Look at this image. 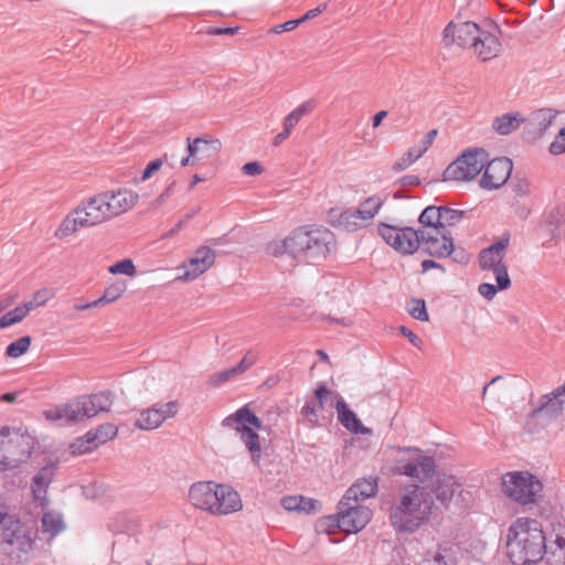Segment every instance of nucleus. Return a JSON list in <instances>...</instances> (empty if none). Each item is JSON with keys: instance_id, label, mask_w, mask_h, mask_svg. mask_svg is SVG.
<instances>
[{"instance_id": "obj_24", "label": "nucleus", "mask_w": 565, "mask_h": 565, "mask_svg": "<svg viewBox=\"0 0 565 565\" xmlns=\"http://www.w3.org/2000/svg\"><path fill=\"white\" fill-rule=\"evenodd\" d=\"M188 152H191V157H195L196 161L205 160L216 156L222 147L218 139L198 137L195 139H186Z\"/></svg>"}, {"instance_id": "obj_25", "label": "nucleus", "mask_w": 565, "mask_h": 565, "mask_svg": "<svg viewBox=\"0 0 565 565\" xmlns=\"http://www.w3.org/2000/svg\"><path fill=\"white\" fill-rule=\"evenodd\" d=\"M217 497L214 514H228L242 509L241 497L232 487L218 484Z\"/></svg>"}, {"instance_id": "obj_45", "label": "nucleus", "mask_w": 565, "mask_h": 565, "mask_svg": "<svg viewBox=\"0 0 565 565\" xmlns=\"http://www.w3.org/2000/svg\"><path fill=\"white\" fill-rule=\"evenodd\" d=\"M338 223L348 231H353L361 227V222H358L356 216L352 212V209L342 211L339 215Z\"/></svg>"}, {"instance_id": "obj_12", "label": "nucleus", "mask_w": 565, "mask_h": 565, "mask_svg": "<svg viewBox=\"0 0 565 565\" xmlns=\"http://www.w3.org/2000/svg\"><path fill=\"white\" fill-rule=\"evenodd\" d=\"M488 160V153L483 149H472L463 152L451 162L444 171V180L469 181L476 178Z\"/></svg>"}, {"instance_id": "obj_19", "label": "nucleus", "mask_w": 565, "mask_h": 565, "mask_svg": "<svg viewBox=\"0 0 565 565\" xmlns=\"http://www.w3.org/2000/svg\"><path fill=\"white\" fill-rule=\"evenodd\" d=\"M565 399L555 396L554 392L541 397V404L532 411L530 419L546 425L563 414Z\"/></svg>"}, {"instance_id": "obj_1", "label": "nucleus", "mask_w": 565, "mask_h": 565, "mask_svg": "<svg viewBox=\"0 0 565 565\" xmlns=\"http://www.w3.org/2000/svg\"><path fill=\"white\" fill-rule=\"evenodd\" d=\"M335 246L333 233L322 226H299L284 239L267 245V253L274 257L288 255L295 259L320 262L326 259Z\"/></svg>"}, {"instance_id": "obj_38", "label": "nucleus", "mask_w": 565, "mask_h": 565, "mask_svg": "<svg viewBox=\"0 0 565 565\" xmlns=\"http://www.w3.org/2000/svg\"><path fill=\"white\" fill-rule=\"evenodd\" d=\"M465 216V211L441 206L440 230L446 231L447 226L457 225Z\"/></svg>"}, {"instance_id": "obj_52", "label": "nucleus", "mask_w": 565, "mask_h": 565, "mask_svg": "<svg viewBox=\"0 0 565 565\" xmlns=\"http://www.w3.org/2000/svg\"><path fill=\"white\" fill-rule=\"evenodd\" d=\"M550 152L554 156L565 153V128L558 131L554 141L550 145Z\"/></svg>"}, {"instance_id": "obj_18", "label": "nucleus", "mask_w": 565, "mask_h": 565, "mask_svg": "<svg viewBox=\"0 0 565 565\" xmlns=\"http://www.w3.org/2000/svg\"><path fill=\"white\" fill-rule=\"evenodd\" d=\"M217 488L218 484L211 481L196 482L189 490V500L195 508L214 514V508L218 500Z\"/></svg>"}, {"instance_id": "obj_9", "label": "nucleus", "mask_w": 565, "mask_h": 565, "mask_svg": "<svg viewBox=\"0 0 565 565\" xmlns=\"http://www.w3.org/2000/svg\"><path fill=\"white\" fill-rule=\"evenodd\" d=\"M33 446L28 436L12 430L9 426L0 428V471L18 468L31 456Z\"/></svg>"}, {"instance_id": "obj_56", "label": "nucleus", "mask_w": 565, "mask_h": 565, "mask_svg": "<svg viewBox=\"0 0 565 565\" xmlns=\"http://www.w3.org/2000/svg\"><path fill=\"white\" fill-rule=\"evenodd\" d=\"M242 171L245 175H258L264 171V168L259 162L253 161L247 162L242 167Z\"/></svg>"}, {"instance_id": "obj_46", "label": "nucleus", "mask_w": 565, "mask_h": 565, "mask_svg": "<svg viewBox=\"0 0 565 565\" xmlns=\"http://www.w3.org/2000/svg\"><path fill=\"white\" fill-rule=\"evenodd\" d=\"M24 319L22 310L15 307L13 310L8 311L0 318V329L8 328L14 323L21 322Z\"/></svg>"}, {"instance_id": "obj_58", "label": "nucleus", "mask_w": 565, "mask_h": 565, "mask_svg": "<svg viewBox=\"0 0 565 565\" xmlns=\"http://www.w3.org/2000/svg\"><path fill=\"white\" fill-rule=\"evenodd\" d=\"M238 28H216L211 26L207 29V34L210 35H234L237 33Z\"/></svg>"}, {"instance_id": "obj_64", "label": "nucleus", "mask_w": 565, "mask_h": 565, "mask_svg": "<svg viewBox=\"0 0 565 565\" xmlns=\"http://www.w3.org/2000/svg\"><path fill=\"white\" fill-rule=\"evenodd\" d=\"M11 526L13 527L11 534H8L7 532L3 533V540L9 544L13 543L12 537L15 536L17 533L21 530V524L19 521L11 522Z\"/></svg>"}, {"instance_id": "obj_63", "label": "nucleus", "mask_w": 565, "mask_h": 565, "mask_svg": "<svg viewBox=\"0 0 565 565\" xmlns=\"http://www.w3.org/2000/svg\"><path fill=\"white\" fill-rule=\"evenodd\" d=\"M44 302H45V300H41L39 302L26 301L23 305L17 306V307L22 310V313H23V316L25 318L30 311H32L35 307L43 305Z\"/></svg>"}, {"instance_id": "obj_35", "label": "nucleus", "mask_w": 565, "mask_h": 565, "mask_svg": "<svg viewBox=\"0 0 565 565\" xmlns=\"http://www.w3.org/2000/svg\"><path fill=\"white\" fill-rule=\"evenodd\" d=\"M136 427L142 430H152L161 426L154 408L149 407L140 412V415L135 424Z\"/></svg>"}, {"instance_id": "obj_61", "label": "nucleus", "mask_w": 565, "mask_h": 565, "mask_svg": "<svg viewBox=\"0 0 565 565\" xmlns=\"http://www.w3.org/2000/svg\"><path fill=\"white\" fill-rule=\"evenodd\" d=\"M399 331L403 335H405L409 342L415 345V347H419L422 341L413 332L411 331L409 329H407L406 327L402 326L399 327Z\"/></svg>"}, {"instance_id": "obj_48", "label": "nucleus", "mask_w": 565, "mask_h": 565, "mask_svg": "<svg viewBox=\"0 0 565 565\" xmlns=\"http://www.w3.org/2000/svg\"><path fill=\"white\" fill-rule=\"evenodd\" d=\"M109 271L111 274H125L127 276H134L136 274V266L131 259H122L110 266Z\"/></svg>"}, {"instance_id": "obj_57", "label": "nucleus", "mask_w": 565, "mask_h": 565, "mask_svg": "<svg viewBox=\"0 0 565 565\" xmlns=\"http://www.w3.org/2000/svg\"><path fill=\"white\" fill-rule=\"evenodd\" d=\"M175 182H171L168 188L151 203L152 209H158L171 195Z\"/></svg>"}, {"instance_id": "obj_21", "label": "nucleus", "mask_w": 565, "mask_h": 565, "mask_svg": "<svg viewBox=\"0 0 565 565\" xmlns=\"http://www.w3.org/2000/svg\"><path fill=\"white\" fill-rule=\"evenodd\" d=\"M102 194L105 196L106 205L111 218L131 210L139 199L137 193L127 189H120L116 192L106 191Z\"/></svg>"}, {"instance_id": "obj_31", "label": "nucleus", "mask_w": 565, "mask_h": 565, "mask_svg": "<svg viewBox=\"0 0 565 565\" xmlns=\"http://www.w3.org/2000/svg\"><path fill=\"white\" fill-rule=\"evenodd\" d=\"M456 556L450 547L439 546L425 554L422 565H456Z\"/></svg>"}, {"instance_id": "obj_28", "label": "nucleus", "mask_w": 565, "mask_h": 565, "mask_svg": "<svg viewBox=\"0 0 565 565\" xmlns=\"http://www.w3.org/2000/svg\"><path fill=\"white\" fill-rule=\"evenodd\" d=\"M377 491V482L375 479H363L352 484L344 493L347 501L360 503L361 500L374 497Z\"/></svg>"}, {"instance_id": "obj_3", "label": "nucleus", "mask_w": 565, "mask_h": 565, "mask_svg": "<svg viewBox=\"0 0 565 565\" xmlns=\"http://www.w3.org/2000/svg\"><path fill=\"white\" fill-rule=\"evenodd\" d=\"M446 46L457 44L463 49H471L482 62L498 56L502 50L501 42L495 33L481 29L475 22H450L444 30Z\"/></svg>"}, {"instance_id": "obj_22", "label": "nucleus", "mask_w": 565, "mask_h": 565, "mask_svg": "<svg viewBox=\"0 0 565 565\" xmlns=\"http://www.w3.org/2000/svg\"><path fill=\"white\" fill-rule=\"evenodd\" d=\"M460 488L461 484L456 477L445 472H435L429 484L430 492L444 504L449 502L454 494L460 491Z\"/></svg>"}, {"instance_id": "obj_16", "label": "nucleus", "mask_w": 565, "mask_h": 565, "mask_svg": "<svg viewBox=\"0 0 565 565\" xmlns=\"http://www.w3.org/2000/svg\"><path fill=\"white\" fill-rule=\"evenodd\" d=\"M484 173L480 180V186L488 190L499 189L511 175L512 161L509 158H497L487 160Z\"/></svg>"}, {"instance_id": "obj_33", "label": "nucleus", "mask_w": 565, "mask_h": 565, "mask_svg": "<svg viewBox=\"0 0 565 565\" xmlns=\"http://www.w3.org/2000/svg\"><path fill=\"white\" fill-rule=\"evenodd\" d=\"M315 107L313 100H307L294 109L284 120V129L291 134L294 127L300 121V119L309 114Z\"/></svg>"}, {"instance_id": "obj_47", "label": "nucleus", "mask_w": 565, "mask_h": 565, "mask_svg": "<svg viewBox=\"0 0 565 565\" xmlns=\"http://www.w3.org/2000/svg\"><path fill=\"white\" fill-rule=\"evenodd\" d=\"M237 375H238V373L236 372V370L233 366L231 369L223 370L218 373L211 375L209 379V383L211 385L217 386V385L228 382L230 380L234 379Z\"/></svg>"}, {"instance_id": "obj_23", "label": "nucleus", "mask_w": 565, "mask_h": 565, "mask_svg": "<svg viewBox=\"0 0 565 565\" xmlns=\"http://www.w3.org/2000/svg\"><path fill=\"white\" fill-rule=\"evenodd\" d=\"M55 469L56 463H49L42 467L32 478L31 490L33 499L42 507L47 503V489L51 481L53 480Z\"/></svg>"}, {"instance_id": "obj_13", "label": "nucleus", "mask_w": 565, "mask_h": 565, "mask_svg": "<svg viewBox=\"0 0 565 565\" xmlns=\"http://www.w3.org/2000/svg\"><path fill=\"white\" fill-rule=\"evenodd\" d=\"M382 238L395 250L411 255L418 249V231L412 227H396L381 223L377 227Z\"/></svg>"}, {"instance_id": "obj_10", "label": "nucleus", "mask_w": 565, "mask_h": 565, "mask_svg": "<svg viewBox=\"0 0 565 565\" xmlns=\"http://www.w3.org/2000/svg\"><path fill=\"white\" fill-rule=\"evenodd\" d=\"M509 244L510 234L504 233L498 242L483 248L478 256L480 268L494 274L499 289H508L511 286L508 266L503 262Z\"/></svg>"}, {"instance_id": "obj_17", "label": "nucleus", "mask_w": 565, "mask_h": 565, "mask_svg": "<svg viewBox=\"0 0 565 565\" xmlns=\"http://www.w3.org/2000/svg\"><path fill=\"white\" fill-rule=\"evenodd\" d=\"M435 460L428 456H418L408 461H401L397 465V470L401 475L411 477L418 482H426L436 472Z\"/></svg>"}, {"instance_id": "obj_15", "label": "nucleus", "mask_w": 565, "mask_h": 565, "mask_svg": "<svg viewBox=\"0 0 565 565\" xmlns=\"http://www.w3.org/2000/svg\"><path fill=\"white\" fill-rule=\"evenodd\" d=\"M418 248L429 256L443 258L449 256L454 250V243L450 233L443 231L435 232L418 231Z\"/></svg>"}, {"instance_id": "obj_36", "label": "nucleus", "mask_w": 565, "mask_h": 565, "mask_svg": "<svg viewBox=\"0 0 565 565\" xmlns=\"http://www.w3.org/2000/svg\"><path fill=\"white\" fill-rule=\"evenodd\" d=\"M425 153V149L418 147H412L408 151L401 157L392 167L393 171L402 172L417 161Z\"/></svg>"}, {"instance_id": "obj_2", "label": "nucleus", "mask_w": 565, "mask_h": 565, "mask_svg": "<svg viewBox=\"0 0 565 565\" xmlns=\"http://www.w3.org/2000/svg\"><path fill=\"white\" fill-rule=\"evenodd\" d=\"M547 551V537L537 520L520 518L511 524L507 555L513 565L535 564Z\"/></svg>"}, {"instance_id": "obj_27", "label": "nucleus", "mask_w": 565, "mask_h": 565, "mask_svg": "<svg viewBox=\"0 0 565 565\" xmlns=\"http://www.w3.org/2000/svg\"><path fill=\"white\" fill-rule=\"evenodd\" d=\"M556 111L553 109H539L531 114L529 119L526 120V130L527 134L533 138H539L543 136L546 130L551 127L554 118L556 117Z\"/></svg>"}, {"instance_id": "obj_59", "label": "nucleus", "mask_w": 565, "mask_h": 565, "mask_svg": "<svg viewBox=\"0 0 565 565\" xmlns=\"http://www.w3.org/2000/svg\"><path fill=\"white\" fill-rule=\"evenodd\" d=\"M558 223H559V212L558 211L551 212V214L548 215V225L551 227L550 233L553 237H555L557 235Z\"/></svg>"}, {"instance_id": "obj_14", "label": "nucleus", "mask_w": 565, "mask_h": 565, "mask_svg": "<svg viewBox=\"0 0 565 565\" xmlns=\"http://www.w3.org/2000/svg\"><path fill=\"white\" fill-rule=\"evenodd\" d=\"M118 428L111 423H105L95 430L87 431L83 437L77 438L71 446L74 455L89 452L99 445L114 439L117 436Z\"/></svg>"}, {"instance_id": "obj_32", "label": "nucleus", "mask_w": 565, "mask_h": 565, "mask_svg": "<svg viewBox=\"0 0 565 565\" xmlns=\"http://www.w3.org/2000/svg\"><path fill=\"white\" fill-rule=\"evenodd\" d=\"M547 537L548 550L565 562V524H557Z\"/></svg>"}, {"instance_id": "obj_39", "label": "nucleus", "mask_w": 565, "mask_h": 565, "mask_svg": "<svg viewBox=\"0 0 565 565\" xmlns=\"http://www.w3.org/2000/svg\"><path fill=\"white\" fill-rule=\"evenodd\" d=\"M158 416L160 424L162 425L167 419L172 418L179 411V404L177 401H171L164 404L157 403L152 405Z\"/></svg>"}, {"instance_id": "obj_49", "label": "nucleus", "mask_w": 565, "mask_h": 565, "mask_svg": "<svg viewBox=\"0 0 565 565\" xmlns=\"http://www.w3.org/2000/svg\"><path fill=\"white\" fill-rule=\"evenodd\" d=\"M322 509V504L319 500L301 497V504L299 507V512H303L306 514H316L320 512Z\"/></svg>"}, {"instance_id": "obj_34", "label": "nucleus", "mask_w": 565, "mask_h": 565, "mask_svg": "<svg viewBox=\"0 0 565 565\" xmlns=\"http://www.w3.org/2000/svg\"><path fill=\"white\" fill-rule=\"evenodd\" d=\"M42 526L45 532L55 536L64 530L65 524L60 513L50 511L42 516Z\"/></svg>"}, {"instance_id": "obj_26", "label": "nucleus", "mask_w": 565, "mask_h": 565, "mask_svg": "<svg viewBox=\"0 0 565 565\" xmlns=\"http://www.w3.org/2000/svg\"><path fill=\"white\" fill-rule=\"evenodd\" d=\"M338 420L350 431L355 434H369L370 429L364 427L356 414L351 411L340 394L334 395Z\"/></svg>"}, {"instance_id": "obj_42", "label": "nucleus", "mask_w": 565, "mask_h": 565, "mask_svg": "<svg viewBox=\"0 0 565 565\" xmlns=\"http://www.w3.org/2000/svg\"><path fill=\"white\" fill-rule=\"evenodd\" d=\"M407 311L416 320L428 321L429 319L426 302L423 299L413 298L407 307Z\"/></svg>"}, {"instance_id": "obj_11", "label": "nucleus", "mask_w": 565, "mask_h": 565, "mask_svg": "<svg viewBox=\"0 0 565 565\" xmlns=\"http://www.w3.org/2000/svg\"><path fill=\"white\" fill-rule=\"evenodd\" d=\"M372 511L353 501H347L344 497L338 504V512L330 516L329 526H337L345 533H356L361 531L371 520Z\"/></svg>"}, {"instance_id": "obj_40", "label": "nucleus", "mask_w": 565, "mask_h": 565, "mask_svg": "<svg viewBox=\"0 0 565 565\" xmlns=\"http://www.w3.org/2000/svg\"><path fill=\"white\" fill-rule=\"evenodd\" d=\"M30 344H31V337H29V335L21 337L18 340L11 342L7 347L6 354L10 358H14V359L19 358L29 350Z\"/></svg>"}, {"instance_id": "obj_60", "label": "nucleus", "mask_w": 565, "mask_h": 565, "mask_svg": "<svg viewBox=\"0 0 565 565\" xmlns=\"http://www.w3.org/2000/svg\"><path fill=\"white\" fill-rule=\"evenodd\" d=\"M301 23V20H290L282 24L277 25L275 29H273V32L275 33H281L294 30L296 26H298Z\"/></svg>"}, {"instance_id": "obj_30", "label": "nucleus", "mask_w": 565, "mask_h": 565, "mask_svg": "<svg viewBox=\"0 0 565 565\" xmlns=\"http://www.w3.org/2000/svg\"><path fill=\"white\" fill-rule=\"evenodd\" d=\"M440 217L441 206H427L418 217L420 228H418L417 231H428L435 232V234H440Z\"/></svg>"}, {"instance_id": "obj_37", "label": "nucleus", "mask_w": 565, "mask_h": 565, "mask_svg": "<svg viewBox=\"0 0 565 565\" xmlns=\"http://www.w3.org/2000/svg\"><path fill=\"white\" fill-rule=\"evenodd\" d=\"M126 288L127 285L124 280H119L111 284L105 289L104 295L97 299L98 305L100 306L104 303L114 302L115 300L120 298V296L125 292Z\"/></svg>"}, {"instance_id": "obj_7", "label": "nucleus", "mask_w": 565, "mask_h": 565, "mask_svg": "<svg viewBox=\"0 0 565 565\" xmlns=\"http://www.w3.org/2000/svg\"><path fill=\"white\" fill-rule=\"evenodd\" d=\"M222 425L235 429L239 434L241 439L248 449L252 461L259 466L262 458V446L259 443V435L255 429L263 428L260 419L249 409L248 406L238 408L235 413L226 416Z\"/></svg>"}, {"instance_id": "obj_55", "label": "nucleus", "mask_w": 565, "mask_h": 565, "mask_svg": "<svg viewBox=\"0 0 565 565\" xmlns=\"http://www.w3.org/2000/svg\"><path fill=\"white\" fill-rule=\"evenodd\" d=\"M498 290H500L498 288V285L494 286V285L489 284V282H482L478 287V291L480 292V295L483 296L488 300L493 299L494 296L497 295Z\"/></svg>"}, {"instance_id": "obj_50", "label": "nucleus", "mask_w": 565, "mask_h": 565, "mask_svg": "<svg viewBox=\"0 0 565 565\" xmlns=\"http://www.w3.org/2000/svg\"><path fill=\"white\" fill-rule=\"evenodd\" d=\"M258 360L257 354L254 351H248L244 358L241 360V362L234 366L238 375L245 373L247 370H249Z\"/></svg>"}, {"instance_id": "obj_8", "label": "nucleus", "mask_w": 565, "mask_h": 565, "mask_svg": "<svg viewBox=\"0 0 565 565\" xmlns=\"http://www.w3.org/2000/svg\"><path fill=\"white\" fill-rule=\"evenodd\" d=\"M501 486L507 497L522 505L535 504L542 497V482L527 471L504 473Z\"/></svg>"}, {"instance_id": "obj_62", "label": "nucleus", "mask_w": 565, "mask_h": 565, "mask_svg": "<svg viewBox=\"0 0 565 565\" xmlns=\"http://www.w3.org/2000/svg\"><path fill=\"white\" fill-rule=\"evenodd\" d=\"M436 135H437V130H435V129H434V130L428 131V132L424 136V138H423V140H422V146H419L418 148H419V149H425V152H426V151L428 150V148L431 146V143H433V141H434V139H435Z\"/></svg>"}, {"instance_id": "obj_44", "label": "nucleus", "mask_w": 565, "mask_h": 565, "mask_svg": "<svg viewBox=\"0 0 565 565\" xmlns=\"http://www.w3.org/2000/svg\"><path fill=\"white\" fill-rule=\"evenodd\" d=\"M317 403L315 401H307L301 409V415L306 418L311 427L319 425V415Z\"/></svg>"}, {"instance_id": "obj_41", "label": "nucleus", "mask_w": 565, "mask_h": 565, "mask_svg": "<svg viewBox=\"0 0 565 565\" xmlns=\"http://www.w3.org/2000/svg\"><path fill=\"white\" fill-rule=\"evenodd\" d=\"M361 205L364 211V221L369 222L379 213L383 205V200L377 195H373L362 201Z\"/></svg>"}, {"instance_id": "obj_51", "label": "nucleus", "mask_w": 565, "mask_h": 565, "mask_svg": "<svg viewBox=\"0 0 565 565\" xmlns=\"http://www.w3.org/2000/svg\"><path fill=\"white\" fill-rule=\"evenodd\" d=\"M512 191L519 196L529 195L531 192L530 182L526 179L514 178L510 184Z\"/></svg>"}, {"instance_id": "obj_43", "label": "nucleus", "mask_w": 565, "mask_h": 565, "mask_svg": "<svg viewBox=\"0 0 565 565\" xmlns=\"http://www.w3.org/2000/svg\"><path fill=\"white\" fill-rule=\"evenodd\" d=\"M337 394L338 393L330 391L324 384L319 385L315 391L318 407L322 409L327 404L330 406L335 405L334 395Z\"/></svg>"}, {"instance_id": "obj_29", "label": "nucleus", "mask_w": 565, "mask_h": 565, "mask_svg": "<svg viewBox=\"0 0 565 565\" xmlns=\"http://www.w3.org/2000/svg\"><path fill=\"white\" fill-rule=\"evenodd\" d=\"M524 121L525 119L519 113H508L495 117L492 121V128L497 134L507 136L515 131Z\"/></svg>"}, {"instance_id": "obj_6", "label": "nucleus", "mask_w": 565, "mask_h": 565, "mask_svg": "<svg viewBox=\"0 0 565 565\" xmlns=\"http://www.w3.org/2000/svg\"><path fill=\"white\" fill-rule=\"evenodd\" d=\"M109 220H111V217L106 205L105 196L99 193L83 201L76 209L68 213L55 231L54 236L58 239H63L77 232L81 227L96 226Z\"/></svg>"}, {"instance_id": "obj_4", "label": "nucleus", "mask_w": 565, "mask_h": 565, "mask_svg": "<svg viewBox=\"0 0 565 565\" xmlns=\"http://www.w3.org/2000/svg\"><path fill=\"white\" fill-rule=\"evenodd\" d=\"M431 498L424 488L411 486L391 507L390 520L397 532L413 533L428 519L431 511Z\"/></svg>"}, {"instance_id": "obj_5", "label": "nucleus", "mask_w": 565, "mask_h": 565, "mask_svg": "<svg viewBox=\"0 0 565 565\" xmlns=\"http://www.w3.org/2000/svg\"><path fill=\"white\" fill-rule=\"evenodd\" d=\"M113 405L111 393L99 392L90 395H83L64 405L44 412L47 420L75 423L84 418H92L100 412H108Z\"/></svg>"}, {"instance_id": "obj_54", "label": "nucleus", "mask_w": 565, "mask_h": 565, "mask_svg": "<svg viewBox=\"0 0 565 565\" xmlns=\"http://www.w3.org/2000/svg\"><path fill=\"white\" fill-rule=\"evenodd\" d=\"M302 495H288L281 499V505L288 511L299 512Z\"/></svg>"}, {"instance_id": "obj_53", "label": "nucleus", "mask_w": 565, "mask_h": 565, "mask_svg": "<svg viewBox=\"0 0 565 565\" xmlns=\"http://www.w3.org/2000/svg\"><path fill=\"white\" fill-rule=\"evenodd\" d=\"M162 166H163L162 158H159V159H156V160L149 162L147 164V167L145 168L140 180L143 182V181L150 179L156 172H158L161 169Z\"/></svg>"}, {"instance_id": "obj_20", "label": "nucleus", "mask_w": 565, "mask_h": 565, "mask_svg": "<svg viewBox=\"0 0 565 565\" xmlns=\"http://www.w3.org/2000/svg\"><path fill=\"white\" fill-rule=\"evenodd\" d=\"M215 260V252L207 246L199 247L194 256L184 264V274L180 276L183 280H193L205 273Z\"/></svg>"}]
</instances>
